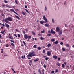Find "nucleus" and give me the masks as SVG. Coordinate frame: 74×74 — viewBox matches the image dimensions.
Returning <instances> with one entry per match:
<instances>
[{"mask_svg": "<svg viewBox=\"0 0 74 74\" xmlns=\"http://www.w3.org/2000/svg\"><path fill=\"white\" fill-rule=\"evenodd\" d=\"M24 10H25V11H26V12H27L28 14H30V12H29V11H28V10H27V9H25Z\"/></svg>", "mask_w": 74, "mask_h": 74, "instance_id": "obj_22", "label": "nucleus"}, {"mask_svg": "<svg viewBox=\"0 0 74 74\" xmlns=\"http://www.w3.org/2000/svg\"><path fill=\"white\" fill-rule=\"evenodd\" d=\"M58 32L59 35L60 36H62V30H60Z\"/></svg>", "mask_w": 74, "mask_h": 74, "instance_id": "obj_6", "label": "nucleus"}, {"mask_svg": "<svg viewBox=\"0 0 74 74\" xmlns=\"http://www.w3.org/2000/svg\"><path fill=\"white\" fill-rule=\"evenodd\" d=\"M56 73H58V72H59V70L58 69H56Z\"/></svg>", "mask_w": 74, "mask_h": 74, "instance_id": "obj_41", "label": "nucleus"}, {"mask_svg": "<svg viewBox=\"0 0 74 74\" xmlns=\"http://www.w3.org/2000/svg\"><path fill=\"white\" fill-rule=\"evenodd\" d=\"M38 50H39V51H40V50L41 49V48L40 47H38Z\"/></svg>", "mask_w": 74, "mask_h": 74, "instance_id": "obj_21", "label": "nucleus"}, {"mask_svg": "<svg viewBox=\"0 0 74 74\" xmlns=\"http://www.w3.org/2000/svg\"><path fill=\"white\" fill-rule=\"evenodd\" d=\"M43 53H44V54L45 53V50H43Z\"/></svg>", "mask_w": 74, "mask_h": 74, "instance_id": "obj_37", "label": "nucleus"}, {"mask_svg": "<svg viewBox=\"0 0 74 74\" xmlns=\"http://www.w3.org/2000/svg\"><path fill=\"white\" fill-rule=\"evenodd\" d=\"M55 39H54L53 38L52 39H51V41H52V42H54V41H55Z\"/></svg>", "mask_w": 74, "mask_h": 74, "instance_id": "obj_32", "label": "nucleus"}, {"mask_svg": "<svg viewBox=\"0 0 74 74\" xmlns=\"http://www.w3.org/2000/svg\"><path fill=\"white\" fill-rule=\"evenodd\" d=\"M43 67L44 68H45V69L46 68V65L45 64H44L43 65Z\"/></svg>", "mask_w": 74, "mask_h": 74, "instance_id": "obj_46", "label": "nucleus"}, {"mask_svg": "<svg viewBox=\"0 0 74 74\" xmlns=\"http://www.w3.org/2000/svg\"><path fill=\"white\" fill-rule=\"evenodd\" d=\"M47 54L48 56H50L51 55V52L49 51H48L47 52Z\"/></svg>", "mask_w": 74, "mask_h": 74, "instance_id": "obj_5", "label": "nucleus"}, {"mask_svg": "<svg viewBox=\"0 0 74 74\" xmlns=\"http://www.w3.org/2000/svg\"><path fill=\"white\" fill-rule=\"evenodd\" d=\"M32 33L33 36H35V33L33 31L32 32Z\"/></svg>", "mask_w": 74, "mask_h": 74, "instance_id": "obj_31", "label": "nucleus"}, {"mask_svg": "<svg viewBox=\"0 0 74 74\" xmlns=\"http://www.w3.org/2000/svg\"><path fill=\"white\" fill-rule=\"evenodd\" d=\"M64 39V38H62V40H63Z\"/></svg>", "mask_w": 74, "mask_h": 74, "instance_id": "obj_64", "label": "nucleus"}, {"mask_svg": "<svg viewBox=\"0 0 74 74\" xmlns=\"http://www.w3.org/2000/svg\"><path fill=\"white\" fill-rule=\"evenodd\" d=\"M56 31L57 32H58L59 31H60V28L59 27H58L56 28Z\"/></svg>", "mask_w": 74, "mask_h": 74, "instance_id": "obj_7", "label": "nucleus"}, {"mask_svg": "<svg viewBox=\"0 0 74 74\" xmlns=\"http://www.w3.org/2000/svg\"><path fill=\"white\" fill-rule=\"evenodd\" d=\"M55 73V71H52L51 72V74H53V73Z\"/></svg>", "mask_w": 74, "mask_h": 74, "instance_id": "obj_44", "label": "nucleus"}, {"mask_svg": "<svg viewBox=\"0 0 74 74\" xmlns=\"http://www.w3.org/2000/svg\"><path fill=\"white\" fill-rule=\"evenodd\" d=\"M38 71L39 73L40 74H41V69H39L38 70Z\"/></svg>", "mask_w": 74, "mask_h": 74, "instance_id": "obj_27", "label": "nucleus"}, {"mask_svg": "<svg viewBox=\"0 0 74 74\" xmlns=\"http://www.w3.org/2000/svg\"><path fill=\"white\" fill-rule=\"evenodd\" d=\"M10 41H11V42H13V43H15V42H14V40H10Z\"/></svg>", "mask_w": 74, "mask_h": 74, "instance_id": "obj_40", "label": "nucleus"}, {"mask_svg": "<svg viewBox=\"0 0 74 74\" xmlns=\"http://www.w3.org/2000/svg\"><path fill=\"white\" fill-rule=\"evenodd\" d=\"M5 27H7V28H8L9 27V25H8V24L5 23Z\"/></svg>", "mask_w": 74, "mask_h": 74, "instance_id": "obj_13", "label": "nucleus"}, {"mask_svg": "<svg viewBox=\"0 0 74 74\" xmlns=\"http://www.w3.org/2000/svg\"><path fill=\"white\" fill-rule=\"evenodd\" d=\"M65 27H67L68 26H67V24H65Z\"/></svg>", "mask_w": 74, "mask_h": 74, "instance_id": "obj_60", "label": "nucleus"}, {"mask_svg": "<svg viewBox=\"0 0 74 74\" xmlns=\"http://www.w3.org/2000/svg\"><path fill=\"white\" fill-rule=\"evenodd\" d=\"M23 33L24 34H26V32L25 31H23Z\"/></svg>", "mask_w": 74, "mask_h": 74, "instance_id": "obj_45", "label": "nucleus"}, {"mask_svg": "<svg viewBox=\"0 0 74 74\" xmlns=\"http://www.w3.org/2000/svg\"><path fill=\"white\" fill-rule=\"evenodd\" d=\"M51 45H52L50 43H49L47 45V47H50L51 46Z\"/></svg>", "mask_w": 74, "mask_h": 74, "instance_id": "obj_17", "label": "nucleus"}, {"mask_svg": "<svg viewBox=\"0 0 74 74\" xmlns=\"http://www.w3.org/2000/svg\"><path fill=\"white\" fill-rule=\"evenodd\" d=\"M59 43V42L57 40L55 42H53V44H58Z\"/></svg>", "mask_w": 74, "mask_h": 74, "instance_id": "obj_16", "label": "nucleus"}, {"mask_svg": "<svg viewBox=\"0 0 74 74\" xmlns=\"http://www.w3.org/2000/svg\"><path fill=\"white\" fill-rule=\"evenodd\" d=\"M45 33V31L44 29L43 30V31H42L41 32V33Z\"/></svg>", "mask_w": 74, "mask_h": 74, "instance_id": "obj_29", "label": "nucleus"}, {"mask_svg": "<svg viewBox=\"0 0 74 74\" xmlns=\"http://www.w3.org/2000/svg\"><path fill=\"white\" fill-rule=\"evenodd\" d=\"M4 1L5 3H8V1L6 0H4Z\"/></svg>", "mask_w": 74, "mask_h": 74, "instance_id": "obj_42", "label": "nucleus"}, {"mask_svg": "<svg viewBox=\"0 0 74 74\" xmlns=\"http://www.w3.org/2000/svg\"><path fill=\"white\" fill-rule=\"evenodd\" d=\"M62 67L63 68H64V67H65V65L64 64H62Z\"/></svg>", "mask_w": 74, "mask_h": 74, "instance_id": "obj_30", "label": "nucleus"}, {"mask_svg": "<svg viewBox=\"0 0 74 74\" xmlns=\"http://www.w3.org/2000/svg\"><path fill=\"white\" fill-rule=\"evenodd\" d=\"M24 38L25 40H27V38H28L27 41H29V39H30V38H32L31 36H29L27 34H24Z\"/></svg>", "mask_w": 74, "mask_h": 74, "instance_id": "obj_3", "label": "nucleus"}, {"mask_svg": "<svg viewBox=\"0 0 74 74\" xmlns=\"http://www.w3.org/2000/svg\"><path fill=\"white\" fill-rule=\"evenodd\" d=\"M34 62H38V60L37 59H36L34 60Z\"/></svg>", "mask_w": 74, "mask_h": 74, "instance_id": "obj_33", "label": "nucleus"}, {"mask_svg": "<svg viewBox=\"0 0 74 74\" xmlns=\"http://www.w3.org/2000/svg\"><path fill=\"white\" fill-rule=\"evenodd\" d=\"M45 50H46V51H49V49L48 48H45Z\"/></svg>", "mask_w": 74, "mask_h": 74, "instance_id": "obj_43", "label": "nucleus"}, {"mask_svg": "<svg viewBox=\"0 0 74 74\" xmlns=\"http://www.w3.org/2000/svg\"><path fill=\"white\" fill-rule=\"evenodd\" d=\"M9 45H8V44H6V47H8Z\"/></svg>", "mask_w": 74, "mask_h": 74, "instance_id": "obj_53", "label": "nucleus"}, {"mask_svg": "<svg viewBox=\"0 0 74 74\" xmlns=\"http://www.w3.org/2000/svg\"><path fill=\"white\" fill-rule=\"evenodd\" d=\"M45 26H46V27H49V24H45Z\"/></svg>", "mask_w": 74, "mask_h": 74, "instance_id": "obj_14", "label": "nucleus"}, {"mask_svg": "<svg viewBox=\"0 0 74 74\" xmlns=\"http://www.w3.org/2000/svg\"><path fill=\"white\" fill-rule=\"evenodd\" d=\"M21 58L22 59H24V58H25V56L24 55L23 57V56H22Z\"/></svg>", "mask_w": 74, "mask_h": 74, "instance_id": "obj_36", "label": "nucleus"}, {"mask_svg": "<svg viewBox=\"0 0 74 74\" xmlns=\"http://www.w3.org/2000/svg\"><path fill=\"white\" fill-rule=\"evenodd\" d=\"M36 56V54H35V52L34 51H32V52H30L29 53L28 55L27 56V57H31L32 58V56Z\"/></svg>", "mask_w": 74, "mask_h": 74, "instance_id": "obj_2", "label": "nucleus"}, {"mask_svg": "<svg viewBox=\"0 0 74 74\" xmlns=\"http://www.w3.org/2000/svg\"><path fill=\"white\" fill-rule=\"evenodd\" d=\"M45 59L46 60H48V59H49V58L46 57V58H45Z\"/></svg>", "mask_w": 74, "mask_h": 74, "instance_id": "obj_39", "label": "nucleus"}, {"mask_svg": "<svg viewBox=\"0 0 74 74\" xmlns=\"http://www.w3.org/2000/svg\"><path fill=\"white\" fill-rule=\"evenodd\" d=\"M14 36L15 37H18V36H17V35L16 34H14Z\"/></svg>", "mask_w": 74, "mask_h": 74, "instance_id": "obj_50", "label": "nucleus"}, {"mask_svg": "<svg viewBox=\"0 0 74 74\" xmlns=\"http://www.w3.org/2000/svg\"><path fill=\"white\" fill-rule=\"evenodd\" d=\"M48 33H51V31L49 30L48 31Z\"/></svg>", "mask_w": 74, "mask_h": 74, "instance_id": "obj_56", "label": "nucleus"}, {"mask_svg": "<svg viewBox=\"0 0 74 74\" xmlns=\"http://www.w3.org/2000/svg\"><path fill=\"white\" fill-rule=\"evenodd\" d=\"M25 8H27V6L26 5H25Z\"/></svg>", "mask_w": 74, "mask_h": 74, "instance_id": "obj_58", "label": "nucleus"}, {"mask_svg": "<svg viewBox=\"0 0 74 74\" xmlns=\"http://www.w3.org/2000/svg\"><path fill=\"white\" fill-rule=\"evenodd\" d=\"M40 39L41 40H44V38L42 37H41L40 38Z\"/></svg>", "mask_w": 74, "mask_h": 74, "instance_id": "obj_28", "label": "nucleus"}, {"mask_svg": "<svg viewBox=\"0 0 74 74\" xmlns=\"http://www.w3.org/2000/svg\"><path fill=\"white\" fill-rule=\"evenodd\" d=\"M11 70H12L14 72L13 73H16V72H15V71L14 70V69H12V68H11Z\"/></svg>", "mask_w": 74, "mask_h": 74, "instance_id": "obj_34", "label": "nucleus"}, {"mask_svg": "<svg viewBox=\"0 0 74 74\" xmlns=\"http://www.w3.org/2000/svg\"><path fill=\"white\" fill-rule=\"evenodd\" d=\"M34 48H37V45H35L33 46Z\"/></svg>", "mask_w": 74, "mask_h": 74, "instance_id": "obj_20", "label": "nucleus"}, {"mask_svg": "<svg viewBox=\"0 0 74 74\" xmlns=\"http://www.w3.org/2000/svg\"><path fill=\"white\" fill-rule=\"evenodd\" d=\"M5 6H6V7H8V8H11V6H10L8 5H5Z\"/></svg>", "mask_w": 74, "mask_h": 74, "instance_id": "obj_25", "label": "nucleus"}, {"mask_svg": "<svg viewBox=\"0 0 74 74\" xmlns=\"http://www.w3.org/2000/svg\"><path fill=\"white\" fill-rule=\"evenodd\" d=\"M23 43L25 45V46H26V45L25 42V41H23Z\"/></svg>", "mask_w": 74, "mask_h": 74, "instance_id": "obj_38", "label": "nucleus"}, {"mask_svg": "<svg viewBox=\"0 0 74 74\" xmlns=\"http://www.w3.org/2000/svg\"><path fill=\"white\" fill-rule=\"evenodd\" d=\"M5 29L4 31H1V33L2 34H4V32H5Z\"/></svg>", "mask_w": 74, "mask_h": 74, "instance_id": "obj_18", "label": "nucleus"}, {"mask_svg": "<svg viewBox=\"0 0 74 74\" xmlns=\"http://www.w3.org/2000/svg\"><path fill=\"white\" fill-rule=\"evenodd\" d=\"M65 46H66L67 47H69V44H66L65 45Z\"/></svg>", "mask_w": 74, "mask_h": 74, "instance_id": "obj_35", "label": "nucleus"}, {"mask_svg": "<svg viewBox=\"0 0 74 74\" xmlns=\"http://www.w3.org/2000/svg\"><path fill=\"white\" fill-rule=\"evenodd\" d=\"M44 71H45L44 70V69H43L42 70V73H44Z\"/></svg>", "mask_w": 74, "mask_h": 74, "instance_id": "obj_55", "label": "nucleus"}, {"mask_svg": "<svg viewBox=\"0 0 74 74\" xmlns=\"http://www.w3.org/2000/svg\"><path fill=\"white\" fill-rule=\"evenodd\" d=\"M9 40H14V38L12 37V36L11 35L10 36H9Z\"/></svg>", "mask_w": 74, "mask_h": 74, "instance_id": "obj_8", "label": "nucleus"}, {"mask_svg": "<svg viewBox=\"0 0 74 74\" xmlns=\"http://www.w3.org/2000/svg\"><path fill=\"white\" fill-rule=\"evenodd\" d=\"M40 24H43V23H45V22L43 20L40 21Z\"/></svg>", "mask_w": 74, "mask_h": 74, "instance_id": "obj_12", "label": "nucleus"}, {"mask_svg": "<svg viewBox=\"0 0 74 74\" xmlns=\"http://www.w3.org/2000/svg\"><path fill=\"white\" fill-rule=\"evenodd\" d=\"M47 7H45V11H47Z\"/></svg>", "mask_w": 74, "mask_h": 74, "instance_id": "obj_52", "label": "nucleus"}, {"mask_svg": "<svg viewBox=\"0 0 74 74\" xmlns=\"http://www.w3.org/2000/svg\"><path fill=\"white\" fill-rule=\"evenodd\" d=\"M15 16L17 18V19H18V20H19L20 19V18H19V17L18 16L15 15Z\"/></svg>", "mask_w": 74, "mask_h": 74, "instance_id": "obj_15", "label": "nucleus"}, {"mask_svg": "<svg viewBox=\"0 0 74 74\" xmlns=\"http://www.w3.org/2000/svg\"><path fill=\"white\" fill-rule=\"evenodd\" d=\"M56 64L58 66H59V67H60V64L58 62L56 63Z\"/></svg>", "mask_w": 74, "mask_h": 74, "instance_id": "obj_19", "label": "nucleus"}, {"mask_svg": "<svg viewBox=\"0 0 74 74\" xmlns=\"http://www.w3.org/2000/svg\"><path fill=\"white\" fill-rule=\"evenodd\" d=\"M51 34H48L47 35V36H48V37H49V36H51Z\"/></svg>", "mask_w": 74, "mask_h": 74, "instance_id": "obj_48", "label": "nucleus"}, {"mask_svg": "<svg viewBox=\"0 0 74 74\" xmlns=\"http://www.w3.org/2000/svg\"><path fill=\"white\" fill-rule=\"evenodd\" d=\"M45 18H46V17H45V15H44L43 16V19L45 21V22H47L48 21V19Z\"/></svg>", "mask_w": 74, "mask_h": 74, "instance_id": "obj_4", "label": "nucleus"}, {"mask_svg": "<svg viewBox=\"0 0 74 74\" xmlns=\"http://www.w3.org/2000/svg\"><path fill=\"white\" fill-rule=\"evenodd\" d=\"M14 14H16V15H19V14H18L15 12H14Z\"/></svg>", "mask_w": 74, "mask_h": 74, "instance_id": "obj_54", "label": "nucleus"}, {"mask_svg": "<svg viewBox=\"0 0 74 74\" xmlns=\"http://www.w3.org/2000/svg\"><path fill=\"white\" fill-rule=\"evenodd\" d=\"M43 58H46L47 56L44 55L43 56Z\"/></svg>", "mask_w": 74, "mask_h": 74, "instance_id": "obj_61", "label": "nucleus"}, {"mask_svg": "<svg viewBox=\"0 0 74 74\" xmlns=\"http://www.w3.org/2000/svg\"><path fill=\"white\" fill-rule=\"evenodd\" d=\"M10 12H14V13H15V10L13 9H10Z\"/></svg>", "mask_w": 74, "mask_h": 74, "instance_id": "obj_9", "label": "nucleus"}, {"mask_svg": "<svg viewBox=\"0 0 74 74\" xmlns=\"http://www.w3.org/2000/svg\"><path fill=\"white\" fill-rule=\"evenodd\" d=\"M17 0H15V2L16 4H18V2H17Z\"/></svg>", "mask_w": 74, "mask_h": 74, "instance_id": "obj_47", "label": "nucleus"}, {"mask_svg": "<svg viewBox=\"0 0 74 74\" xmlns=\"http://www.w3.org/2000/svg\"><path fill=\"white\" fill-rule=\"evenodd\" d=\"M62 50L63 51H66V49H65V48L64 47H62Z\"/></svg>", "mask_w": 74, "mask_h": 74, "instance_id": "obj_24", "label": "nucleus"}, {"mask_svg": "<svg viewBox=\"0 0 74 74\" xmlns=\"http://www.w3.org/2000/svg\"><path fill=\"white\" fill-rule=\"evenodd\" d=\"M1 37H2V36H1V34H0V38H1Z\"/></svg>", "mask_w": 74, "mask_h": 74, "instance_id": "obj_63", "label": "nucleus"}, {"mask_svg": "<svg viewBox=\"0 0 74 74\" xmlns=\"http://www.w3.org/2000/svg\"><path fill=\"white\" fill-rule=\"evenodd\" d=\"M13 21V18L12 17H8L7 18H5L4 20H3L2 21H5L6 23H8V21Z\"/></svg>", "mask_w": 74, "mask_h": 74, "instance_id": "obj_1", "label": "nucleus"}, {"mask_svg": "<svg viewBox=\"0 0 74 74\" xmlns=\"http://www.w3.org/2000/svg\"><path fill=\"white\" fill-rule=\"evenodd\" d=\"M22 13L23 15H25L26 16V14L25 13V12L22 11Z\"/></svg>", "mask_w": 74, "mask_h": 74, "instance_id": "obj_26", "label": "nucleus"}, {"mask_svg": "<svg viewBox=\"0 0 74 74\" xmlns=\"http://www.w3.org/2000/svg\"><path fill=\"white\" fill-rule=\"evenodd\" d=\"M63 42H61L60 43V44H61V45H63Z\"/></svg>", "mask_w": 74, "mask_h": 74, "instance_id": "obj_59", "label": "nucleus"}, {"mask_svg": "<svg viewBox=\"0 0 74 74\" xmlns=\"http://www.w3.org/2000/svg\"><path fill=\"white\" fill-rule=\"evenodd\" d=\"M30 63H32V61L31 60H29Z\"/></svg>", "mask_w": 74, "mask_h": 74, "instance_id": "obj_57", "label": "nucleus"}, {"mask_svg": "<svg viewBox=\"0 0 74 74\" xmlns=\"http://www.w3.org/2000/svg\"><path fill=\"white\" fill-rule=\"evenodd\" d=\"M17 36L18 37H21V35L19 34H18Z\"/></svg>", "mask_w": 74, "mask_h": 74, "instance_id": "obj_49", "label": "nucleus"}, {"mask_svg": "<svg viewBox=\"0 0 74 74\" xmlns=\"http://www.w3.org/2000/svg\"><path fill=\"white\" fill-rule=\"evenodd\" d=\"M10 44L12 45V46H13V47H15V45L14 44V43H11Z\"/></svg>", "mask_w": 74, "mask_h": 74, "instance_id": "obj_23", "label": "nucleus"}, {"mask_svg": "<svg viewBox=\"0 0 74 74\" xmlns=\"http://www.w3.org/2000/svg\"><path fill=\"white\" fill-rule=\"evenodd\" d=\"M53 58L55 59H57V58H58V56H57L53 55Z\"/></svg>", "mask_w": 74, "mask_h": 74, "instance_id": "obj_10", "label": "nucleus"}, {"mask_svg": "<svg viewBox=\"0 0 74 74\" xmlns=\"http://www.w3.org/2000/svg\"><path fill=\"white\" fill-rule=\"evenodd\" d=\"M38 36H41V34H38Z\"/></svg>", "mask_w": 74, "mask_h": 74, "instance_id": "obj_62", "label": "nucleus"}, {"mask_svg": "<svg viewBox=\"0 0 74 74\" xmlns=\"http://www.w3.org/2000/svg\"><path fill=\"white\" fill-rule=\"evenodd\" d=\"M56 32L55 31H53L52 29L51 30V33H53V34H55Z\"/></svg>", "mask_w": 74, "mask_h": 74, "instance_id": "obj_11", "label": "nucleus"}, {"mask_svg": "<svg viewBox=\"0 0 74 74\" xmlns=\"http://www.w3.org/2000/svg\"><path fill=\"white\" fill-rule=\"evenodd\" d=\"M52 23H54V19H52Z\"/></svg>", "mask_w": 74, "mask_h": 74, "instance_id": "obj_51", "label": "nucleus"}]
</instances>
